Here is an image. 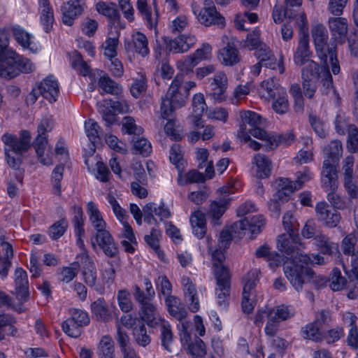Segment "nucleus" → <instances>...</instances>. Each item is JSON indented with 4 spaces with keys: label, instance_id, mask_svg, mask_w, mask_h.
Instances as JSON below:
<instances>
[{
    "label": "nucleus",
    "instance_id": "f257e3e1",
    "mask_svg": "<svg viewBox=\"0 0 358 358\" xmlns=\"http://www.w3.org/2000/svg\"><path fill=\"white\" fill-rule=\"evenodd\" d=\"M299 238L295 234H282L277 238V248L286 255L287 259L284 262V273L297 292L303 288L306 277L312 275V271L309 265L315 263L318 265L324 264V259L320 255H313V258L301 252L298 247Z\"/></svg>",
    "mask_w": 358,
    "mask_h": 358
},
{
    "label": "nucleus",
    "instance_id": "f03ea898",
    "mask_svg": "<svg viewBox=\"0 0 358 358\" xmlns=\"http://www.w3.org/2000/svg\"><path fill=\"white\" fill-rule=\"evenodd\" d=\"M74 231L77 238L76 244L82 250V252L77 255L76 259L80 261L81 264L83 280L87 286L98 294H103L113 285L115 278V271L113 266L101 268L100 278H98L94 260L85 249L84 241L82 238L85 234L84 227L80 234L77 233L75 229Z\"/></svg>",
    "mask_w": 358,
    "mask_h": 358
},
{
    "label": "nucleus",
    "instance_id": "7ed1b4c3",
    "mask_svg": "<svg viewBox=\"0 0 358 358\" xmlns=\"http://www.w3.org/2000/svg\"><path fill=\"white\" fill-rule=\"evenodd\" d=\"M240 117L241 124L237 136L241 142L247 143L248 146L254 150H257L260 148L271 150L278 146L277 138L259 127L262 122V117L259 114L250 110H244L240 112Z\"/></svg>",
    "mask_w": 358,
    "mask_h": 358
},
{
    "label": "nucleus",
    "instance_id": "20e7f679",
    "mask_svg": "<svg viewBox=\"0 0 358 358\" xmlns=\"http://www.w3.org/2000/svg\"><path fill=\"white\" fill-rule=\"evenodd\" d=\"M212 238L206 236L204 240L200 243V250L204 251V245L206 246L208 252L211 256V261L213 266V273L217 282L215 294L219 307L225 309L228 303L229 295V273L224 266L223 262L225 259L224 252L220 248L212 250Z\"/></svg>",
    "mask_w": 358,
    "mask_h": 358
},
{
    "label": "nucleus",
    "instance_id": "39448f33",
    "mask_svg": "<svg viewBox=\"0 0 358 358\" xmlns=\"http://www.w3.org/2000/svg\"><path fill=\"white\" fill-rule=\"evenodd\" d=\"M196 83L188 81L184 83L182 73L176 75L166 93L162 98L161 113L163 117H166L175 110L182 107L189 94V92L196 87Z\"/></svg>",
    "mask_w": 358,
    "mask_h": 358
},
{
    "label": "nucleus",
    "instance_id": "423d86ee",
    "mask_svg": "<svg viewBox=\"0 0 358 358\" xmlns=\"http://www.w3.org/2000/svg\"><path fill=\"white\" fill-rule=\"evenodd\" d=\"M3 150L8 165L14 169H19L22 164V156L31 146V135L28 131H22L17 137L13 134L6 133L2 135Z\"/></svg>",
    "mask_w": 358,
    "mask_h": 358
},
{
    "label": "nucleus",
    "instance_id": "0eeeda50",
    "mask_svg": "<svg viewBox=\"0 0 358 358\" xmlns=\"http://www.w3.org/2000/svg\"><path fill=\"white\" fill-rule=\"evenodd\" d=\"M265 221L262 215H256L248 216L234 224L231 231L229 229H223L220 236V244L226 248L233 236L241 238L245 235H250V238L258 234L264 226Z\"/></svg>",
    "mask_w": 358,
    "mask_h": 358
},
{
    "label": "nucleus",
    "instance_id": "6e6552de",
    "mask_svg": "<svg viewBox=\"0 0 358 358\" xmlns=\"http://www.w3.org/2000/svg\"><path fill=\"white\" fill-rule=\"evenodd\" d=\"M35 69L31 61L17 53L15 50L0 52V76L14 78L21 73H29Z\"/></svg>",
    "mask_w": 358,
    "mask_h": 358
},
{
    "label": "nucleus",
    "instance_id": "1a4fd4ad",
    "mask_svg": "<svg viewBox=\"0 0 358 358\" xmlns=\"http://www.w3.org/2000/svg\"><path fill=\"white\" fill-rule=\"evenodd\" d=\"M311 34L317 56L322 60H325L326 62L329 58L332 73L335 75L338 74L340 72V66L335 55L334 48H329L327 45L328 34L325 27L321 24L313 26Z\"/></svg>",
    "mask_w": 358,
    "mask_h": 358
},
{
    "label": "nucleus",
    "instance_id": "9d476101",
    "mask_svg": "<svg viewBox=\"0 0 358 358\" xmlns=\"http://www.w3.org/2000/svg\"><path fill=\"white\" fill-rule=\"evenodd\" d=\"M301 77L303 94L309 99L313 98L315 94L317 83L322 84L324 92H327L332 87V77L327 64L316 71L302 70Z\"/></svg>",
    "mask_w": 358,
    "mask_h": 358
},
{
    "label": "nucleus",
    "instance_id": "9b49d317",
    "mask_svg": "<svg viewBox=\"0 0 358 358\" xmlns=\"http://www.w3.org/2000/svg\"><path fill=\"white\" fill-rule=\"evenodd\" d=\"M296 177L294 181L287 178H279L275 180L276 196L279 200H288L293 192L301 189L306 182L313 178V173L308 167H305L302 171L296 172Z\"/></svg>",
    "mask_w": 358,
    "mask_h": 358
},
{
    "label": "nucleus",
    "instance_id": "f8f14e48",
    "mask_svg": "<svg viewBox=\"0 0 358 358\" xmlns=\"http://www.w3.org/2000/svg\"><path fill=\"white\" fill-rule=\"evenodd\" d=\"M309 41V34L307 31L299 34V43L293 60L297 66L306 65L302 70L316 71L321 66L311 59L313 53L310 50Z\"/></svg>",
    "mask_w": 358,
    "mask_h": 358
},
{
    "label": "nucleus",
    "instance_id": "ddd939ff",
    "mask_svg": "<svg viewBox=\"0 0 358 358\" xmlns=\"http://www.w3.org/2000/svg\"><path fill=\"white\" fill-rule=\"evenodd\" d=\"M260 272L258 269L250 271L244 278L243 289L242 310L245 313H251L257 303L255 288L259 280Z\"/></svg>",
    "mask_w": 358,
    "mask_h": 358
},
{
    "label": "nucleus",
    "instance_id": "4468645a",
    "mask_svg": "<svg viewBox=\"0 0 358 358\" xmlns=\"http://www.w3.org/2000/svg\"><path fill=\"white\" fill-rule=\"evenodd\" d=\"M38 93L50 103L55 102L59 94V85L55 77L49 76L44 78L29 94L28 101L34 103L37 99Z\"/></svg>",
    "mask_w": 358,
    "mask_h": 358
},
{
    "label": "nucleus",
    "instance_id": "2eb2a0df",
    "mask_svg": "<svg viewBox=\"0 0 358 358\" xmlns=\"http://www.w3.org/2000/svg\"><path fill=\"white\" fill-rule=\"evenodd\" d=\"M192 11L199 22L205 26L216 24L223 27L224 25V18L217 13L215 5L210 0H206L203 7L199 10L196 6H192Z\"/></svg>",
    "mask_w": 358,
    "mask_h": 358
},
{
    "label": "nucleus",
    "instance_id": "dca6fc26",
    "mask_svg": "<svg viewBox=\"0 0 358 358\" xmlns=\"http://www.w3.org/2000/svg\"><path fill=\"white\" fill-rule=\"evenodd\" d=\"M189 323L181 322L178 327L179 336L182 347L187 346L189 354L193 358H203L206 355V348L203 341L196 338L190 343L191 335L188 331Z\"/></svg>",
    "mask_w": 358,
    "mask_h": 358
},
{
    "label": "nucleus",
    "instance_id": "f3484780",
    "mask_svg": "<svg viewBox=\"0 0 358 358\" xmlns=\"http://www.w3.org/2000/svg\"><path fill=\"white\" fill-rule=\"evenodd\" d=\"M164 43L166 45L165 49L157 47L156 52L161 56L164 52H173V53H182L189 50L194 45L196 40L193 35L182 34L178 37L171 39L164 38Z\"/></svg>",
    "mask_w": 358,
    "mask_h": 358
},
{
    "label": "nucleus",
    "instance_id": "a211bd4d",
    "mask_svg": "<svg viewBox=\"0 0 358 358\" xmlns=\"http://www.w3.org/2000/svg\"><path fill=\"white\" fill-rule=\"evenodd\" d=\"M91 244L94 250L98 247L107 257H114L118 253L117 246L112 235L106 229L95 232L91 238Z\"/></svg>",
    "mask_w": 358,
    "mask_h": 358
},
{
    "label": "nucleus",
    "instance_id": "6ab92c4d",
    "mask_svg": "<svg viewBox=\"0 0 358 358\" xmlns=\"http://www.w3.org/2000/svg\"><path fill=\"white\" fill-rule=\"evenodd\" d=\"M129 110V105L124 99L116 101L111 99L105 100L99 106V110L107 124H111L115 121L116 113H127Z\"/></svg>",
    "mask_w": 358,
    "mask_h": 358
},
{
    "label": "nucleus",
    "instance_id": "aec40b11",
    "mask_svg": "<svg viewBox=\"0 0 358 358\" xmlns=\"http://www.w3.org/2000/svg\"><path fill=\"white\" fill-rule=\"evenodd\" d=\"M106 199L116 218L122 225V231L120 238L134 241L136 237L131 227L127 222L128 216L125 210L120 206L117 199L113 196L108 194Z\"/></svg>",
    "mask_w": 358,
    "mask_h": 358
},
{
    "label": "nucleus",
    "instance_id": "412c9836",
    "mask_svg": "<svg viewBox=\"0 0 358 358\" xmlns=\"http://www.w3.org/2000/svg\"><path fill=\"white\" fill-rule=\"evenodd\" d=\"M321 185L325 192L337 190L339 182L338 180V165L324 160L321 171Z\"/></svg>",
    "mask_w": 358,
    "mask_h": 358
},
{
    "label": "nucleus",
    "instance_id": "4be33fe9",
    "mask_svg": "<svg viewBox=\"0 0 358 358\" xmlns=\"http://www.w3.org/2000/svg\"><path fill=\"white\" fill-rule=\"evenodd\" d=\"M13 34L15 40L23 48L32 53H37L41 49L35 36L20 27H14Z\"/></svg>",
    "mask_w": 358,
    "mask_h": 358
},
{
    "label": "nucleus",
    "instance_id": "5701e85b",
    "mask_svg": "<svg viewBox=\"0 0 358 358\" xmlns=\"http://www.w3.org/2000/svg\"><path fill=\"white\" fill-rule=\"evenodd\" d=\"M255 50V55L257 58L259 59L260 63L264 64V66L271 69H276L280 73H284L285 66L284 58L282 56H280L278 62H276V59L271 53L269 48L264 43Z\"/></svg>",
    "mask_w": 358,
    "mask_h": 358
},
{
    "label": "nucleus",
    "instance_id": "b1692460",
    "mask_svg": "<svg viewBox=\"0 0 358 358\" xmlns=\"http://www.w3.org/2000/svg\"><path fill=\"white\" fill-rule=\"evenodd\" d=\"M222 197L217 199L210 206L209 215L213 219L214 224H217V221L224 214L227 209V206L229 203L231 199L228 197L230 194L234 193L231 187L224 186L219 189Z\"/></svg>",
    "mask_w": 358,
    "mask_h": 358
},
{
    "label": "nucleus",
    "instance_id": "393cba45",
    "mask_svg": "<svg viewBox=\"0 0 358 358\" xmlns=\"http://www.w3.org/2000/svg\"><path fill=\"white\" fill-rule=\"evenodd\" d=\"M228 85V80L224 72H217L210 82V92L208 95L215 102L220 103L225 100V92Z\"/></svg>",
    "mask_w": 358,
    "mask_h": 358
},
{
    "label": "nucleus",
    "instance_id": "a878e982",
    "mask_svg": "<svg viewBox=\"0 0 358 358\" xmlns=\"http://www.w3.org/2000/svg\"><path fill=\"white\" fill-rule=\"evenodd\" d=\"M317 219L329 227H335L340 222V214L326 202H318L315 206Z\"/></svg>",
    "mask_w": 358,
    "mask_h": 358
},
{
    "label": "nucleus",
    "instance_id": "bb28decb",
    "mask_svg": "<svg viewBox=\"0 0 358 358\" xmlns=\"http://www.w3.org/2000/svg\"><path fill=\"white\" fill-rule=\"evenodd\" d=\"M153 299H146L138 301L142 310V319L151 327H156L164 320L158 313L157 306L152 302Z\"/></svg>",
    "mask_w": 358,
    "mask_h": 358
},
{
    "label": "nucleus",
    "instance_id": "cd10ccee",
    "mask_svg": "<svg viewBox=\"0 0 358 358\" xmlns=\"http://www.w3.org/2000/svg\"><path fill=\"white\" fill-rule=\"evenodd\" d=\"M124 48L127 50H134L143 57H147L149 53L148 41L146 36L139 31L134 32L131 35V41H124Z\"/></svg>",
    "mask_w": 358,
    "mask_h": 358
},
{
    "label": "nucleus",
    "instance_id": "c85d7f7f",
    "mask_svg": "<svg viewBox=\"0 0 358 358\" xmlns=\"http://www.w3.org/2000/svg\"><path fill=\"white\" fill-rule=\"evenodd\" d=\"M15 291L16 298L22 301H27L29 299V283L27 275L22 268H17L14 274Z\"/></svg>",
    "mask_w": 358,
    "mask_h": 358
},
{
    "label": "nucleus",
    "instance_id": "c756f323",
    "mask_svg": "<svg viewBox=\"0 0 358 358\" xmlns=\"http://www.w3.org/2000/svg\"><path fill=\"white\" fill-rule=\"evenodd\" d=\"M252 170L257 178H266L270 176L272 169V162L268 157L262 154L254 156L252 162Z\"/></svg>",
    "mask_w": 358,
    "mask_h": 358
},
{
    "label": "nucleus",
    "instance_id": "7c9ffc66",
    "mask_svg": "<svg viewBox=\"0 0 358 358\" xmlns=\"http://www.w3.org/2000/svg\"><path fill=\"white\" fill-rule=\"evenodd\" d=\"M83 0H69L62 6V22L64 24L68 26L73 24L74 20L83 10Z\"/></svg>",
    "mask_w": 358,
    "mask_h": 358
},
{
    "label": "nucleus",
    "instance_id": "2f4dec72",
    "mask_svg": "<svg viewBox=\"0 0 358 358\" xmlns=\"http://www.w3.org/2000/svg\"><path fill=\"white\" fill-rule=\"evenodd\" d=\"M182 291L185 299L189 302V308L192 312L195 313L199 309V301L195 285L187 276L181 278Z\"/></svg>",
    "mask_w": 358,
    "mask_h": 358
},
{
    "label": "nucleus",
    "instance_id": "473e14b6",
    "mask_svg": "<svg viewBox=\"0 0 358 358\" xmlns=\"http://www.w3.org/2000/svg\"><path fill=\"white\" fill-rule=\"evenodd\" d=\"M328 25L333 38L338 43H343L348 33L347 20L344 17H331Z\"/></svg>",
    "mask_w": 358,
    "mask_h": 358
},
{
    "label": "nucleus",
    "instance_id": "72a5a7b5",
    "mask_svg": "<svg viewBox=\"0 0 358 358\" xmlns=\"http://www.w3.org/2000/svg\"><path fill=\"white\" fill-rule=\"evenodd\" d=\"M192 114L190 116L191 122L195 127H203V122L201 115L205 110H207V106L205 102L204 96L202 93H196L192 98Z\"/></svg>",
    "mask_w": 358,
    "mask_h": 358
},
{
    "label": "nucleus",
    "instance_id": "f704fd0d",
    "mask_svg": "<svg viewBox=\"0 0 358 358\" xmlns=\"http://www.w3.org/2000/svg\"><path fill=\"white\" fill-rule=\"evenodd\" d=\"M165 304L170 315L180 320L178 325V328L181 322H185L182 321L187 315V310L184 305L181 303L180 299L173 295L166 297Z\"/></svg>",
    "mask_w": 358,
    "mask_h": 358
},
{
    "label": "nucleus",
    "instance_id": "c9c22d12",
    "mask_svg": "<svg viewBox=\"0 0 358 358\" xmlns=\"http://www.w3.org/2000/svg\"><path fill=\"white\" fill-rule=\"evenodd\" d=\"M87 212L91 225L96 232L106 229V223L96 205L90 201L87 205Z\"/></svg>",
    "mask_w": 358,
    "mask_h": 358
},
{
    "label": "nucleus",
    "instance_id": "e433bc0d",
    "mask_svg": "<svg viewBox=\"0 0 358 358\" xmlns=\"http://www.w3.org/2000/svg\"><path fill=\"white\" fill-rule=\"evenodd\" d=\"M190 224L193 234L199 239L203 238L206 233L205 215L200 210L194 211L190 216Z\"/></svg>",
    "mask_w": 358,
    "mask_h": 358
},
{
    "label": "nucleus",
    "instance_id": "4c0bfd02",
    "mask_svg": "<svg viewBox=\"0 0 358 358\" xmlns=\"http://www.w3.org/2000/svg\"><path fill=\"white\" fill-rule=\"evenodd\" d=\"M93 316L99 321L108 322L112 319V313L103 298H99L91 303Z\"/></svg>",
    "mask_w": 358,
    "mask_h": 358
},
{
    "label": "nucleus",
    "instance_id": "58836bf2",
    "mask_svg": "<svg viewBox=\"0 0 358 358\" xmlns=\"http://www.w3.org/2000/svg\"><path fill=\"white\" fill-rule=\"evenodd\" d=\"M280 89L285 88L280 86L276 78H271L262 82L259 92L262 98L269 101L279 94Z\"/></svg>",
    "mask_w": 358,
    "mask_h": 358
},
{
    "label": "nucleus",
    "instance_id": "ea45409f",
    "mask_svg": "<svg viewBox=\"0 0 358 358\" xmlns=\"http://www.w3.org/2000/svg\"><path fill=\"white\" fill-rule=\"evenodd\" d=\"M85 164L89 170L96 171L95 178L102 182L109 180L110 173L105 164L99 160L98 157L94 158H87L85 159Z\"/></svg>",
    "mask_w": 358,
    "mask_h": 358
},
{
    "label": "nucleus",
    "instance_id": "a19ab883",
    "mask_svg": "<svg viewBox=\"0 0 358 358\" xmlns=\"http://www.w3.org/2000/svg\"><path fill=\"white\" fill-rule=\"evenodd\" d=\"M218 59L225 66H233L240 61L241 57L238 50L229 43L219 51Z\"/></svg>",
    "mask_w": 358,
    "mask_h": 358
},
{
    "label": "nucleus",
    "instance_id": "79ce46f5",
    "mask_svg": "<svg viewBox=\"0 0 358 358\" xmlns=\"http://www.w3.org/2000/svg\"><path fill=\"white\" fill-rule=\"evenodd\" d=\"M324 160H328L329 163L338 165L340 158L342 156V145L338 141H333L324 148Z\"/></svg>",
    "mask_w": 358,
    "mask_h": 358
},
{
    "label": "nucleus",
    "instance_id": "37998d69",
    "mask_svg": "<svg viewBox=\"0 0 358 358\" xmlns=\"http://www.w3.org/2000/svg\"><path fill=\"white\" fill-rule=\"evenodd\" d=\"M115 352L114 341L111 336L105 335L100 338L96 352L100 358H113Z\"/></svg>",
    "mask_w": 358,
    "mask_h": 358
},
{
    "label": "nucleus",
    "instance_id": "c03bdc74",
    "mask_svg": "<svg viewBox=\"0 0 358 358\" xmlns=\"http://www.w3.org/2000/svg\"><path fill=\"white\" fill-rule=\"evenodd\" d=\"M42 141H36L35 149L39 162L45 166L52 164V155L51 148L48 145V140H41Z\"/></svg>",
    "mask_w": 358,
    "mask_h": 358
},
{
    "label": "nucleus",
    "instance_id": "a18cd8bd",
    "mask_svg": "<svg viewBox=\"0 0 358 358\" xmlns=\"http://www.w3.org/2000/svg\"><path fill=\"white\" fill-rule=\"evenodd\" d=\"M255 255L257 258L266 259L272 268L278 266L280 263V255L275 252H271V248L266 244L257 249Z\"/></svg>",
    "mask_w": 358,
    "mask_h": 358
},
{
    "label": "nucleus",
    "instance_id": "49530a36",
    "mask_svg": "<svg viewBox=\"0 0 358 358\" xmlns=\"http://www.w3.org/2000/svg\"><path fill=\"white\" fill-rule=\"evenodd\" d=\"M96 10L110 20H116L120 17V13L115 3L113 2L98 1L95 4Z\"/></svg>",
    "mask_w": 358,
    "mask_h": 358
},
{
    "label": "nucleus",
    "instance_id": "de8ad7c7",
    "mask_svg": "<svg viewBox=\"0 0 358 358\" xmlns=\"http://www.w3.org/2000/svg\"><path fill=\"white\" fill-rule=\"evenodd\" d=\"M145 292L142 291L138 285L133 287L134 296L137 301H143L146 299H154L155 292L150 280L148 278H143Z\"/></svg>",
    "mask_w": 358,
    "mask_h": 358
},
{
    "label": "nucleus",
    "instance_id": "09e8293b",
    "mask_svg": "<svg viewBox=\"0 0 358 358\" xmlns=\"http://www.w3.org/2000/svg\"><path fill=\"white\" fill-rule=\"evenodd\" d=\"M322 329V327L313 322L304 326L301 329V334L303 338L320 341L324 337Z\"/></svg>",
    "mask_w": 358,
    "mask_h": 358
},
{
    "label": "nucleus",
    "instance_id": "8fccbe9b",
    "mask_svg": "<svg viewBox=\"0 0 358 358\" xmlns=\"http://www.w3.org/2000/svg\"><path fill=\"white\" fill-rule=\"evenodd\" d=\"M99 88L102 90L101 93L118 95L121 94L122 91V87L113 81L107 75H103L100 77L99 80Z\"/></svg>",
    "mask_w": 358,
    "mask_h": 358
},
{
    "label": "nucleus",
    "instance_id": "3c124183",
    "mask_svg": "<svg viewBox=\"0 0 358 358\" xmlns=\"http://www.w3.org/2000/svg\"><path fill=\"white\" fill-rule=\"evenodd\" d=\"M161 331L162 345L169 352H171V345L173 341V333L171 324L164 319L158 323Z\"/></svg>",
    "mask_w": 358,
    "mask_h": 358
},
{
    "label": "nucleus",
    "instance_id": "603ef678",
    "mask_svg": "<svg viewBox=\"0 0 358 358\" xmlns=\"http://www.w3.org/2000/svg\"><path fill=\"white\" fill-rule=\"evenodd\" d=\"M136 7L144 20L146 21L147 27L149 29L155 28L157 25V17L152 15L150 8L148 6L145 0H137Z\"/></svg>",
    "mask_w": 358,
    "mask_h": 358
},
{
    "label": "nucleus",
    "instance_id": "864d4df0",
    "mask_svg": "<svg viewBox=\"0 0 358 358\" xmlns=\"http://www.w3.org/2000/svg\"><path fill=\"white\" fill-rule=\"evenodd\" d=\"M272 103L273 110L278 114L282 115L287 112L289 109V102L285 89H280L279 94L276 95Z\"/></svg>",
    "mask_w": 358,
    "mask_h": 358
},
{
    "label": "nucleus",
    "instance_id": "5fc2aeb1",
    "mask_svg": "<svg viewBox=\"0 0 358 358\" xmlns=\"http://www.w3.org/2000/svg\"><path fill=\"white\" fill-rule=\"evenodd\" d=\"M315 244L324 254L331 255L338 252V244L330 242L327 236L320 234L315 238Z\"/></svg>",
    "mask_w": 358,
    "mask_h": 358
},
{
    "label": "nucleus",
    "instance_id": "6e6d98bb",
    "mask_svg": "<svg viewBox=\"0 0 358 358\" xmlns=\"http://www.w3.org/2000/svg\"><path fill=\"white\" fill-rule=\"evenodd\" d=\"M69 62L71 67L80 72L83 76H87L90 73V66L83 60L79 52L74 51L69 54Z\"/></svg>",
    "mask_w": 358,
    "mask_h": 358
},
{
    "label": "nucleus",
    "instance_id": "4d7b16f0",
    "mask_svg": "<svg viewBox=\"0 0 358 358\" xmlns=\"http://www.w3.org/2000/svg\"><path fill=\"white\" fill-rule=\"evenodd\" d=\"M263 43L260 40V31L255 28L252 32L249 33L245 39L241 42V46L250 50H257Z\"/></svg>",
    "mask_w": 358,
    "mask_h": 358
},
{
    "label": "nucleus",
    "instance_id": "13d9d810",
    "mask_svg": "<svg viewBox=\"0 0 358 358\" xmlns=\"http://www.w3.org/2000/svg\"><path fill=\"white\" fill-rule=\"evenodd\" d=\"M143 212H154V214L159 217L161 220L168 219L171 214L168 207L163 203L157 205L154 203H147L143 208Z\"/></svg>",
    "mask_w": 358,
    "mask_h": 358
},
{
    "label": "nucleus",
    "instance_id": "bf43d9fd",
    "mask_svg": "<svg viewBox=\"0 0 358 358\" xmlns=\"http://www.w3.org/2000/svg\"><path fill=\"white\" fill-rule=\"evenodd\" d=\"M80 267H81L80 262L76 259L75 262L71 263L69 266L62 268L59 273L61 281L65 283L71 282L77 275Z\"/></svg>",
    "mask_w": 358,
    "mask_h": 358
},
{
    "label": "nucleus",
    "instance_id": "052dcab7",
    "mask_svg": "<svg viewBox=\"0 0 358 358\" xmlns=\"http://www.w3.org/2000/svg\"><path fill=\"white\" fill-rule=\"evenodd\" d=\"M258 16L254 13L245 12L243 13H238L234 18V26L238 30H247L244 25L248 21L250 24L255 23L257 21Z\"/></svg>",
    "mask_w": 358,
    "mask_h": 358
},
{
    "label": "nucleus",
    "instance_id": "680f3d73",
    "mask_svg": "<svg viewBox=\"0 0 358 358\" xmlns=\"http://www.w3.org/2000/svg\"><path fill=\"white\" fill-rule=\"evenodd\" d=\"M118 44V37H108L101 45L104 56L108 59L117 57Z\"/></svg>",
    "mask_w": 358,
    "mask_h": 358
},
{
    "label": "nucleus",
    "instance_id": "e2e57ef3",
    "mask_svg": "<svg viewBox=\"0 0 358 358\" xmlns=\"http://www.w3.org/2000/svg\"><path fill=\"white\" fill-rule=\"evenodd\" d=\"M133 336L136 343L143 347L147 346L151 341L143 323L134 327Z\"/></svg>",
    "mask_w": 358,
    "mask_h": 358
},
{
    "label": "nucleus",
    "instance_id": "0e129e2a",
    "mask_svg": "<svg viewBox=\"0 0 358 358\" xmlns=\"http://www.w3.org/2000/svg\"><path fill=\"white\" fill-rule=\"evenodd\" d=\"M64 165L58 164L54 169L52 173L51 181L52 183V192L55 195L59 196L62 193V187L60 182L63 178Z\"/></svg>",
    "mask_w": 358,
    "mask_h": 358
},
{
    "label": "nucleus",
    "instance_id": "69168bd1",
    "mask_svg": "<svg viewBox=\"0 0 358 358\" xmlns=\"http://www.w3.org/2000/svg\"><path fill=\"white\" fill-rule=\"evenodd\" d=\"M272 314L278 321L287 320L294 315V309L290 306L281 304L271 308Z\"/></svg>",
    "mask_w": 358,
    "mask_h": 358
},
{
    "label": "nucleus",
    "instance_id": "338daca9",
    "mask_svg": "<svg viewBox=\"0 0 358 358\" xmlns=\"http://www.w3.org/2000/svg\"><path fill=\"white\" fill-rule=\"evenodd\" d=\"M53 128V122L50 115H45L41 120L38 126V136L36 141H42L47 140L45 133L50 131Z\"/></svg>",
    "mask_w": 358,
    "mask_h": 358
},
{
    "label": "nucleus",
    "instance_id": "774afa93",
    "mask_svg": "<svg viewBox=\"0 0 358 358\" xmlns=\"http://www.w3.org/2000/svg\"><path fill=\"white\" fill-rule=\"evenodd\" d=\"M85 129L91 143L93 144L96 143L99 139L101 133L100 127L97 123L94 120L90 119L85 123Z\"/></svg>",
    "mask_w": 358,
    "mask_h": 358
}]
</instances>
